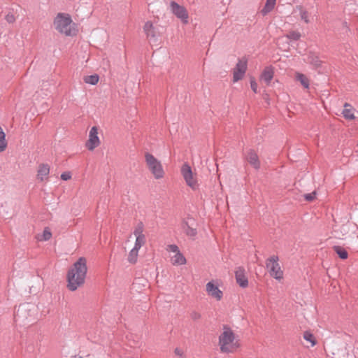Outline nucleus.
Masks as SVG:
<instances>
[{"label":"nucleus","mask_w":358,"mask_h":358,"mask_svg":"<svg viewBox=\"0 0 358 358\" xmlns=\"http://www.w3.org/2000/svg\"><path fill=\"white\" fill-rule=\"evenodd\" d=\"M87 263V259L81 257L69 268L66 273L69 290L76 291L85 284L88 270Z\"/></svg>","instance_id":"f257e3e1"},{"label":"nucleus","mask_w":358,"mask_h":358,"mask_svg":"<svg viewBox=\"0 0 358 358\" xmlns=\"http://www.w3.org/2000/svg\"><path fill=\"white\" fill-rule=\"evenodd\" d=\"M217 347L221 353L234 354L241 348L239 336L228 325H224L218 334Z\"/></svg>","instance_id":"f03ea898"},{"label":"nucleus","mask_w":358,"mask_h":358,"mask_svg":"<svg viewBox=\"0 0 358 358\" xmlns=\"http://www.w3.org/2000/svg\"><path fill=\"white\" fill-rule=\"evenodd\" d=\"M52 27L59 34L66 37L75 36L78 32L77 24L68 13H57L53 19Z\"/></svg>","instance_id":"7ed1b4c3"},{"label":"nucleus","mask_w":358,"mask_h":358,"mask_svg":"<svg viewBox=\"0 0 358 358\" xmlns=\"http://www.w3.org/2000/svg\"><path fill=\"white\" fill-rule=\"evenodd\" d=\"M146 168L156 180L164 178L165 171L160 160L150 152L144 155Z\"/></svg>","instance_id":"20e7f679"},{"label":"nucleus","mask_w":358,"mask_h":358,"mask_svg":"<svg viewBox=\"0 0 358 358\" xmlns=\"http://www.w3.org/2000/svg\"><path fill=\"white\" fill-rule=\"evenodd\" d=\"M180 173L185 185L188 187L192 191H199L200 189L201 182L198 174L195 171L192 170L187 163H185L182 165Z\"/></svg>","instance_id":"39448f33"},{"label":"nucleus","mask_w":358,"mask_h":358,"mask_svg":"<svg viewBox=\"0 0 358 358\" xmlns=\"http://www.w3.org/2000/svg\"><path fill=\"white\" fill-rule=\"evenodd\" d=\"M166 250L168 253L170 263L175 266H182L187 264V259L176 244H169Z\"/></svg>","instance_id":"423d86ee"},{"label":"nucleus","mask_w":358,"mask_h":358,"mask_svg":"<svg viewBox=\"0 0 358 358\" xmlns=\"http://www.w3.org/2000/svg\"><path fill=\"white\" fill-rule=\"evenodd\" d=\"M221 282L217 280H211L206 285L205 291L206 294L217 301H220L224 296V292L221 289Z\"/></svg>","instance_id":"0eeeda50"},{"label":"nucleus","mask_w":358,"mask_h":358,"mask_svg":"<svg viewBox=\"0 0 358 358\" xmlns=\"http://www.w3.org/2000/svg\"><path fill=\"white\" fill-rule=\"evenodd\" d=\"M266 266L271 276L278 280H281L283 278V271L278 263V258L277 257L273 256L268 259L266 262Z\"/></svg>","instance_id":"6e6552de"},{"label":"nucleus","mask_w":358,"mask_h":358,"mask_svg":"<svg viewBox=\"0 0 358 358\" xmlns=\"http://www.w3.org/2000/svg\"><path fill=\"white\" fill-rule=\"evenodd\" d=\"M248 69V59L242 57L238 60L236 66L233 69V82L236 83L242 80Z\"/></svg>","instance_id":"1a4fd4ad"},{"label":"nucleus","mask_w":358,"mask_h":358,"mask_svg":"<svg viewBox=\"0 0 358 358\" xmlns=\"http://www.w3.org/2000/svg\"><path fill=\"white\" fill-rule=\"evenodd\" d=\"M99 129L96 126L92 127L88 135V139L85 143V147L90 151H93L101 145V140L99 136Z\"/></svg>","instance_id":"9d476101"},{"label":"nucleus","mask_w":358,"mask_h":358,"mask_svg":"<svg viewBox=\"0 0 358 358\" xmlns=\"http://www.w3.org/2000/svg\"><path fill=\"white\" fill-rule=\"evenodd\" d=\"M134 238V248L141 249L145 244L146 238L144 234V226L142 223L138 224L129 238Z\"/></svg>","instance_id":"9b49d317"},{"label":"nucleus","mask_w":358,"mask_h":358,"mask_svg":"<svg viewBox=\"0 0 358 358\" xmlns=\"http://www.w3.org/2000/svg\"><path fill=\"white\" fill-rule=\"evenodd\" d=\"M171 12L179 19L182 20L184 24L188 22L189 15L186 8L179 5L178 3L172 1L170 3Z\"/></svg>","instance_id":"f8f14e48"},{"label":"nucleus","mask_w":358,"mask_h":358,"mask_svg":"<svg viewBox=\"0 0 358 358\" xmlns=\"http://www.w3.org/2000/svg\"><path fill=\"white\" fill-rule=\"evenodd\" d=\"M50 167L47 164H40L37 168L36 180L40 182H47L49 179Z\"/></svg>","instance_id":"ddd939ff"},{"label":"nucleus","mask_w":358,"mask_h":358,"mask_svg":"<svg viewBox=\"0 0 358 358\" xmlns=\"http://www.w3.org/2000/svg\"><path fill=\"white\" fill-rule=\"evenodd\" d=\"M275 73V68L273 66H266L261 75H260V80L264 81L267 85H269Z\"/></svg>","instance_id":"4468645a"},{"label":"nucleus","mask_w":358,"mask_h":358,"mask_svg":"<svg viewBox=\"0 0 358 358\" xmlns=\"http://www.w3.org/2000/svg\"><path fill=\"white\" fill-rule=\"evenodd\" d=\"M246 161L255 169L258 170L260 168V161L257 153L253 150H250L245 155Z\"/></svg>","instance_id":"2eb2a0df"},{"label":"nucleus","mask_w":358,"mask_h":358,"mask_svg":"<svg viewBox=\"0 0 358 358\" xmlns=\"http://www.w3.org/2000/svg\"><path fill=\"white\" fill-rule=\"evenodd\" d=\"M235 276L237 283L241 287H247L248 285V278L245 275V269L239 267L236 269L235 272Z\"/></svg>","instance_id":"dca6fc26"},{"label":"nucleus","mask_w":358,"mask_h":358,"mask_svg":"<svg viewBox=\"0 0 358 358\" xmlns=\"http://www.w3.org/2000/svg\"><path fill=\"white\" fill-rule=\"evenodd\" d=\"M294 80L299 83L304 89L308 90L310 88V79L304 73L299 71H295L294 73Z\"/></svg>","instance_id":"f3484780"},{"label":"nucleus","mask_w":358,"mask_h":358,"mask_svg":"<svg viewBox=\"0 0 358 358\" xmlns=\"http://www.w3.org/2000/svg\"><path fill=\"white\" fill-rule=\"evenodd\" d=\"M307 63L312 65L314 68H319L322 64V61L320 59V57L313 52H310L306 59Z\"/></svg>","instance_id":"a211bd4d"},{"label":"nucleus","mask_w":358,"mask_h":358,"mask_svg":"<svg viewBox=\"0 0 358 358\" xmlns=\"http://www.w3.org/2000/svg\"><path fill=\"white\" fill-rule=\"evenodd\" d=\"M342 114L347 120H352L355 119V108L348 103L344 104V109Z\"/></svg>","instance_id":"6ab92c4d"},{"label":"nucleus","mask_w":358,"mask_h":358,"mask_svg":"<svg viewBox=\"0 0 358 358\" xmlns=\"http://www.w3.org/2000/svg\"><path fill=\"white\" fill-rule=\"evenodd\" d=\"M143 30L148 38H155L156 36L155 28L152 22H146L143 26Z\"/></svg>","instance_id":"aec40b11"},{"label":"nucleus","mask_w":358,"mask_h":358,"mask_svg":"<svg viewBox=\"0 0 358 358\" xmlns=\"http://www.w3.org/2000/svg\"><path fill=\"white\" fill-rule=\"evenodd\" d=\"M276 4V0H266L264 8L261 10L260 13L263 16L266 15L271 12Z\"/></svg>","instance_id":"412c9836"},{"label":"nucleus","mask_w":358,"mask_h":358,"mask_svg":"<svg viewBox=\"0 0 358 358\" xmlns=\"http://www.w3.org/2000/svg\"><path fill=\"white\" fill-rule=\"evenodd\" d=\"M295 10L299 12V15L301 20H303L306 24L310 22L309 13L306 8L301 6H296Z\"/></svg>","instance_id":"4be33fe9"},{"label":"nucleus","mask_w":358,"mask_h":358,"mask_svg":"<svg viewBox=\"0 0 358 358\" xmlns=\"http://www.w3.org/2000/svg\"><path fill=\"white\" fill-rule=\"evenodd\" d=\"M303 338L310 345V347H313L317 344V340L315 336L309 331H305L303 334Z\"/></svg>","instance_id":"5701e85b"},{"label":"nucleus","mask_w":358,"mask_h":358,"mask_svg":"<svg viewBox=\"0 0 358 358\" xmlns=\"http://www.w3.org/2000/svg\"><path fill=\"white\" fill-rule=\"evenodd\" d=\"M139 250L140 249L133 247V248L129 251L127 259L130 263L134 264L137 262Z\"/></svg>","instance_id":"b1692460"},{"label":"nucleus","mask_w":358,"mask_h":358,"mask_svg":"<svg viewBox=\"0 0 358 358\" xmlns=\"http://www.w3.org/2000/svg\"><path fill=\"white\" fill-rule=\"evenodd\" d=\"M334 250L336 252V253L339 256V257L342 259H346L348 257V253L345 250V248H343L341 246L336 245L333 248Z\"/></svg>","instance_id":"393cba45"},{"label":"nucleus","mask_w":358,"mask_h":358,"mask_svg":"<svg viewBox=\"0 0 358 358\" xmlns=\"http://www.w3.org/2000/svg\"><path fill=\"white\" fill-rule=\"evenodd\" d=\"M7 148V141L6 134L0 126V152H3Z\"/></svg>","instance_id":"a878e982"},{"label":"nucleus","mask_w":358,"mask_h":358,"mask_svg":"<svg viewBox=\"0 0 358 358\" xmlns=\"http://www.w3.org/2000/svg\"><path fill=\"white\" fill-rule=\"evenodd\" d=\"M52 232L48 227H45L41 235H38V239L40 241H46L51 238Z\"/></svg>","instance_id":"bb28decb"},{"label":"nucleus","mask_w":358,"mask_h":358,"mask_svg":"<svg viewBox=\"0 0 358 358\" xmlns=\"http://www.w3.org/2000/svg\"><path fill=\"white\" fill-rule=\"evenodd\" d=\"M99 80V77L97 74L87 76L84 77L85 83L90 85H96Z\"/></svg>","instance_id":"cd10ccee"},{"label":"nucleus","mask_w":358,"mask_h":358,"mask_svg":"<svg viewBox=\"0 0 358 358\" xmlns=\"http://www.w3.org/2000/svg\"><path fill=\"white\" fill-rule=\"evenodd\" d=\"M301 36L300 32L297 31H291L286 35L287 38L292 41H298L300 39Z\"/></svg>","instance_id":"c85d7f7f"},{"label":"nucleus","mask_w":358,"mask_h":358,"mask_svg":"<svg viewBox=\"0 0 358 358\" xmlns=\"http://www.w3.org/2000/svg\"><path fill=\"white\" fill-rule=\"evenodd\" d=\"M250 87L252 89V90L255 92V93H257V83L255 80V79L254 78H250Z\"/></svg>","instance_id":"c756f323"},{"label":"nucleus","mask_w":358,"mask_h":358,"mask_svg":"<svg viewBox=\"0 0 358 358\" xmlns=\"http://www.w3.org/2000/svg\"><path fill=\"white\" fill-rule=\"evenodd\" d=\"M315 196H316V192H311L310 194H305L304 195V198L308 201H313L315 199Z\"/></svg>","instance_id":"7c9ffc66"},{"label":"nucleus","mask_w":358,"mask_h":358,"mask_svg":"<svg viewBox=\"0 0 358 358\" xmlns=\"http://www.w3.org/2000/svg\"><path fill=\"white\" fill-rule=\"evenodd\" d=\"M71 173L69 171H66L61 174V179L63 180H69L71 179Z\"/></svg>","instance_id":"2f4dec72"},{"label":"nucleus","mask_w":358,"mask_h":358,"mask_svg":"<svg viewBox=\"0 0 358 358\" xmlns=\"http://www.w3.org/2000/svg\"><path fill=\"white\" fill-rule=\"evenodd\" d=\"M174 352H175L176 355H177V356L180 357H182L183 355H184L183 350L181 349V348H178L175 349Z\"/></svg>","instance_id":"473e14b6"},{"label":"nucleus","mask_w":358,"mask_h":358,"mask_svg":"<svg viewBox=\"0 0 358 358\" xmlns=\"http://www.w3.org/2000/svg\"><path fill=\"white\" fill-rule=\"evenodd\" d=\"M186 234L188 235V236H194L196 235V230L194 229H192V228H188L187 230L186 231Z\"/></svg>","instance_id":"72a5a7b5"},{"label":"nucleus","mask_w":358,"mask_h":358,"mask_svg":"<svg viewBox=\"0 0 358 358\" xmlns=\"http://www.w3.org/2000/svg\"><path fill=\"white\" fill-rule=\"evenodd\" d=\"M6 18V20L10 23H12L13 22H15V18L13 14L7 15Z\"/></svg>","instance_id":"f704fd0d"},{"label":"nucleus","mask_w":358,"mask_h":358,"mask_svg":"<svg viewBox=\"0 0 358 358\" xmlns=\"http://www.w3.org/2000/svg\"><path fill=\"white\" fill-rule=\"evenodd\" d=\"M192 317L194 320H199V319L201 318V315L199 313H193L192 314Z\"/></svg>","instance_id":"c9c22d12"},{"label":"nucleus","mask_w":358,"mask_h":358,"mask_svg":"<svg viewBox=\"0 0 358 358\" xmlns=\"http://www.w3.org/2000/svg\"><path fill=\"white\" fill-rule=\"evenodd\" d=\"M79 358H80V357H79Z\"/></svg>","instance_id":"e433bc0d"}]
</instances>
